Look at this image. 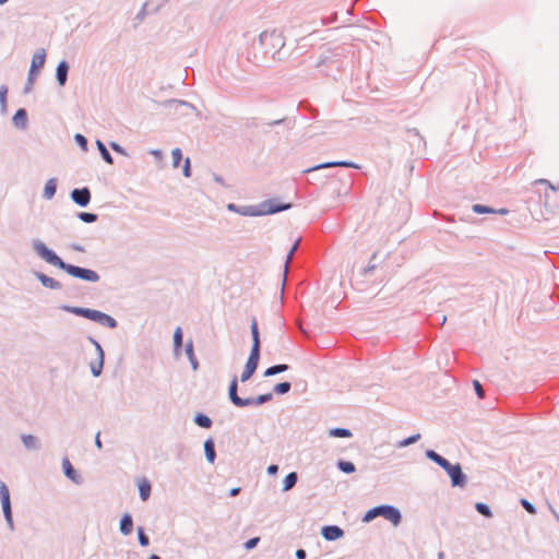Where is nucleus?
<instances>
[{
  "label": "nucleus",
  "instance_id": "1",
  "mask_svg": "<svg viewBox=\"0 0 559 559\" xmlns=\"http://www.w3.org/2000/svg\"><path fill=\"white\" fill-rule=\"evenodd\" d=\"M37 253L48 263L64 270L69 275L73 277H79L88 282H97L99 280V275L88 269H83L80 266H75L72 264L64 263L53 251L48 249L44 243L36 245Z\"/></svg>",
  "mask_w": 559,
  "mask_h": 559
},
{
  "label": "nucleus",
  "instance_id": "2",
  "mask_svg": "<svg viewBox=\"0 0 559 559\" xmlns=\"http://www.w3.org/2000/svg\"><path fill=\"white\" fill-rule=\"evenodd\" d=\"M426 455L431 461H433L435 463H437L439 466L447 471V473L451 477L452 486L462 487L465 485V476L462 473L460 464L452 465L449 461H447L444 457L439 455L433 450H428L426 452Z\"/></svg>",
  "mask_w": 559,
  "mask_h": 559
},
{
  "label": "nucleus",
  "instance_id": "3",
  "mask_svg": "<svg viewBox=\"0 0 559 559\" xmlns=\"http://www.w3.org/2000/svg\"><path fill=\"white\" fill-rule=\"evenodd\" d=\"M64 309L73 314L90 319V320L98 322L103 325H107L111 329L116 328V325H117V322L112 317H110L104 312H100L98 310H93V309H88V308H80V307H66Z\"/></svg>",
  "mask_w": 559,
  "mask_h": 559
},
{
  "label": "nucleus",
  "instance_id": "4",
  "mask_svg": "<svg viewBox=\"0 0 559 559\" xmlns=\"http://www.w3.org/2000/svg\"><path fill=\"white\" fill-rule=\"evenodd\" d=\"M377 516H383L388 521H390L393 525H397L401 522V513L400 511L391 506H380L369 510L365 516L364 521L369 522Z\"/></svg>",
  "mask_w": 559,
  "mask_h": 559
},
{
  "label": "nucleus",
  "instance_id": "5",
  "mask_svg": "<svg viewBox=\"0 0 559 559\" xmlns=\"http://www.w3.org/2000/svg\"><path fill=\"white\" fill-rule=\"evenodd\" d=\"M260 41L264 46L265 52H270L272 55L280 51L285 45L282 34L275 31L262 33L260 35Z\"/></svg>",
  "mask_w": 559,
  "mask_h": 559
},
{
  "label": "nucleus",
  "instance_id": "6",
  "mask_svg": "<svg viewBox=\"0 0 559 559\" xmlns=\"http://www.w3.org/2000/svg\"><path fill=\"white\" fill-rule=\"evenodd\" d=\"M0 500H1L2 511L5 516V520L9 524V526L12 527L13 519H12V512H11L10 491L3 481H0Z\"/></svg>",
  "mask_w": 559,
  "mask_h": 559
},
{
  "label": "nucleus",
  "instance_id": "7",
  "mask_svg": "<svg viewBox=\"0 0 559 559\" xmlns=\"http://www.w3.org/2000/svg\"><path fill=\"white\" fill-rule=\"evenodd\" d=\"M290 207L289 203L286 204H275L274 200H267L264 201L261 204V209L258 211L251 212L252 215H265V214H273L280 211H284Z\"/></svg>",
  "mask_w": 559,
  "mask_h": 559
},
{
  "label": "nucleus",
  "instance_id": "8",
  "mask_svg": "<svg viewBox=\"0 0 559 559\" xmlns=\"http://www.w3.org/2000/svg\"><path fill=\"white\" fill-rule=\"evenodd\" d=\"M237 386H238V381H237V378L235 377L230 381L229 392H228L229 393V399L233 402V404H235L238 407H243V406L251 405L252 402H253V399H241V397H239L238 394H237Z\"/></svg>",
  "mask_w": 559,
  "mask_h": 559
},
{
  "label": "nucleus",
  "instance_id": "9",
  "mask_svg": "<svg viewBox=\"0 0 559 559\" xmlns=\"http://www.w3.org/2000/svg\"><path fill=\"white\" fill-rule=\"evenodd\" d=\"M45 60H46L45 49H39L34 53V56L32 58L29 74H28L29 83L33 82V76L36 74V71H38L39 69H41L44 67Z\"/></svg>",
  "mask_w": 559,
  "mask_h": 559
},
{
  "label": "nucleus",
  "instance_id": "10",
  "mask_svg": "<svg viewBox=\"0 0 559 559\" xmlns=\"http://www.w3.org/2000/svg\"><path fill=\"white\" fill-rule=\"evenodd\" d=\"M259 359H260V355L250 353V356L246 362L245 369L240 377V380L242 382L248 381L252 377V374L257 370Z\"/></svg>",
  "mask_w": 559,
  "mask_h": 559
},
{
  "label": "nucleus",
  "instance_id": "11",
  "mask_svg": "<svg viewBox=\"0 0 559 559\" xmlns=\"http://www.w3.org/2000/svg\"><path fill=\"white\" fill-rule=\"evenodd\" d=\"M71 198L78 205L86 206L91 201V192L87 188L74 189Z\"/></svg>",
  "mask_w": 559,
  "mask_h": 559
},
{
  "label": "nucleus",
  "instance_id": "12",
  "mask_svg": "<svg viewBox=\"0 0 559 559\" xmlns=\"http://www.w3.org/2000/svg\"><path fill=\"white\" fill-rule=\"evenodd\" d=\"M96 349L98 353V358L96 361L90 364L91 371L93 376L98 377L102 373L103 365H104V352L98 343H95Z\"/></svg>",
  "mask_w": 559,
  "mask_h": 559
},
{
  "label": "nucleus",
  "instance_id": "13",
  "mask_svg": "<svg viewBox=\"0 0 559 559\" xmlns=\"http://www.w3.org/2000/svg\"><path fill=\"white\" fill-rule=\"evenodd\" d=\"M251 334H252V347L251 352L252 354L260 355V336H259V330H258V322L257 319L253 318L251 320Z\"/></svg>",
  "mask_w": 559,
  "mask_h": 559
},
{
  "label": "nucleus",
  "instance_id": "14",
  "mask_svg": "<svg viewBox=\"0 0 559 559\" xmlns=\"http://www.w3.org/2000/svg\"><path fill=\"white\" fill-rule=\"evenodd\" d=\"M343 530L340 528L338 526H334V525H331V526H324L322 528V536L326 539V540H335V539H338L340 537L343 536Z\"/></svg>",
  "mask_w": 559,
  "mask_h": 559
},
{
  "label": "nucleus",
  "instance_id": "15",
  "mask_svg": "<svg viewBox=\"0 0 559 559\" xmlns=\"http://www.w3.org/2000/svg\"><path fill=\"white\" fill-rule=\"evenodd\" d=\"M138 487L141 499L146 501L151 495V483L146 478H141L138 480Z\"/></svg>",
  "mask_w": 559,
  "mask_h": 559
},
{
  "label": "nucleus",
  "instance_id": "16",
  "mask_svg": "<svg viewBox=\"0 0 559 559\" xmlns=\"http://www.w3.org/2000/svg\"><path fill=\"white\" fill-rule=\"evenodd\" d=\"M62 468L68 478H70L74 483H79V475L76 474L75 469L73 468L68 457H64L62 460Z\"/></svg>",
  "mask_w": 559,
  "mask_h": 559
},
{
  "label": "nucleus",
  "instance_id": "17",
  "mask_svg": "<svg viewBox=\"0 0 559 559\" xmlns=\"http://www.w3.org/2000/svg\"><path fill=\"white\" fill-rule=\"evenodd\" d=\"M133 522L129 514L122 516L120 522V531L123 535H129L132 532Z\"/></svg>",
  "mask_w": 559,
  "mask_h": 559
},
{
  "label": "nucleus",
  "instance_id": "18",
  "mask_svg": "<svg viewBox=\"0 0 559 559\" xmlns=\"http://www.w3.org/2000/svg\"><path fill=\"white\" fill-rule=\"evenodd\" d=\"M68 69V64L64 61H61L57 67V79L60 85H63L67 81Z\"/></svg>",
  "mask_w": 559,
  "mask_h": 559
},
{
  "label": "nucleus",
  "instance_id": "19",
  "mask_svg": "<svg viewBox=\"0 0 559 559\" xmlns=\"http://www.w3.org/2000/svg\"><path fill=\"white\" fill-rule=\"evenodd\" d=\"M204 451H205L207 461L210 463H213L215 460V450H214V442L211 439L205 441Z\"/></svg>",
  "mask_w": 559,
  "mask_h": 559
},
{
  "label": "nucleus",
  "instance_id": "20",
  "mask_svg": "<svg viewBox=\"0 0 559 559\" xmlns=\"http://www.w3.org/2000/svg\"><path fill=\"white\" fill-rule=\"evenodd\" d=\"M297 481V474L295 472L289 473L283 480V490L287 491L292 489Z\"/></svg>",
  "mask_w": 559,
  "mask_h": 559
},
{
  "label": "nucleus",
  "instance_id": "21",
  "mask_svg": "<svg viewBox=\"0 0 559 559\" xmlns=\"http://www.w3.org/2000/svg\"><path fill=\"white\" fill-rule=\"evenodd\" d=\"M57 185L55 179H49L46 182L44 194L47 199H51L56 193Z\"/></svg>",
  "mask_w": 559,
  "mask_h": 559
},
{
  "label": "nucleus",
  "instance_id": "22",
  "mask_svg": "<svg viewBox=\"0 0 559 559\" xmlns=\"http://www.w3.org/2000/svg\"><path fill=\"white\" fill-rule=\"evenodd\" d=\"M21 439L27 449H35L37 447V438L33 435H22Z\"/></svg>",
  "mask_w": 559,
  "mask_h": 559
},
{
  "label": "nucleus",
  "instance_id": "23",
  "mask_svg": "<svg viewBox=\"0 0 559 559\" xmlns=\"http://www.w3.org/2000/svg\"><path fill=\"white\" fill-rule=\"evenodd\" d=\"M186 353L188 355V358L191 362V366L193 368V370H197L198 367H199V362L194 356V353H193V345L192 343L190 342L189 344H187V347H186Z\"/></svg>",
  "mask_w": 559,
  "mask_h": 559
},
{
  "label": "nucleus",
  "instance_id": "24",
  "mask_svg": "<svg viewBox=\"0 0 559 559\" xmlns=\"http://www.w3.org/2000/svg\"><path fill=\"white\" fill-rule=\"evenodd\" d=\"M27 119L25 109H19L13 116V121L16 126H24Z\"/></svg>",
  "mask_w": 559,
  "mask_h": 559
},
{
  "label": "nucleus",
  "instance_id": "25",
  "mask_svg": "<svg viewBox=\"0 0 559 559\" xmlns=\"http://www.w3.org/2000/svg\"><path fill=\"white\" fill-rule=\"evenodd\" d=\"M353 166L354 165L352 163H347V162H331V163H325V164L316 166V167L311 168L310 170H314V169H319V168H323V167H353Z\"/></svg>",
  "mask_w": 559,
  "mask_h": 559
},
{
  "label": "nucleus",
  "instance_id": "26",
  "mask_svg": "<svg viewBox=\"0 0 559 559\" xmlns=\"http://www.w3.org/2000/svg\"><path fill=\"white\" fill-rule=\"evenodd\" d=\"M288 369V366L287 365H276V366H273V367H270L265 370L264 372V376L265 377H271V376H274L276 373H280V372H283V371H286Z\"/></svg>",
  "mask_w": 559,
  "mask_h": 559
},
{
  "label": "nucleus",
  "instance_id": "27",
  "mask_svg": "<svg viewBox=\"0 0 559 559\" xmlns=\"http://www.w3.org/2000/svg\"><path fill=\"white\" fill-rule=\"evenodd\" d=\"M329 435L337 438H348L352 436V432L345 428H334L330 430Z\"/></svg>",
  "mask_w": 559,
  "mask_h": 559
},
{
  "label": "nucleus",
  "instance_id": "28",
  "mask_svg": "<svg viewBox=\"0 0 559 559\" xmlns=\"http://www.w3.org/2000/svg\"><path fill=\"white\" fill-rule=\"evenodd\" d=\"M194 421L202 428H210L212 425V420L203 414L197 415Z\"/></svg>",
  "mask_w": 559,
  "mask_h": 559
},
{
  "label": "nucleus",
  "instance_id": "29",
  "mask_svg": "<svg viewBox=\"0 0 559 559\" xmlns=\"http://www.w3.org/2000/svg\"><path fill=\"white\" fill-rule=\"evenodd\" d=\"M97 147L103 156V158L108 163V164H112V157L111 155L109 154V152L107 151L106 146L100 142V141H97Z\"/></svg>",
  "mask_w": 559,
  "mask_h": 559
},
{
  "label": "nucleus",
  "instance_id": "30",
  "mask_svg": "<svg viewBox=\"0 0 559 559\" xmlns=\"http://www.w3.org/2000/svg\"><path fill=\"white\" fill-rule=\"evenodd\" d=\"M174 345L175 349L179 350L182 345V331L181 328H177L174 333Z\"/></svg>",
  "mask_w": 559,
  "mask_h": 559
},
{
  "label": "nucleus",
  "instance_id": "31",
  "mask_svg": "<svg viewBox=\"0 0 559 559\" xmlns=\"http://www.w3.org/2000/svg\"><path fill=\"white\" fill-rule=\"evenodd\" d=\"M171 157H173V165L175 168H177L182 159V153L180 148H174L171 151Z\"/></svg>",
  "mask_w": 559,
  "mask_h": 559
},
{
  "label": "nucleus",
  "instance_id": "32",
  "mask_svg": "<svg viewBox=\"0 0 559 559\" xmlns=\"http://www.w3.org/2000/svg\"><path fill=\"white\" fill-rule=\"evenodd\" d=\"M338 467L344 473H353V472H355V465L352 462L340 461L338 462Z\"/></svg>",
  "mask_w": 559,
  "mask_h": 559
},
{
  "label": "nucleus",
  "instance_id": "33",
  "mask_svg": "<svg viewBox=\"0 0 559 559\" xmlns=\"http://www.w3.org/2000/svg\"><path fill=\"white\" fill-rule=\"evenodd\" d=\"M420 439V435L419 433H416L414 436H411L402 441L399 442V447L400 448H404V447H407L412 443H415L416 441H418Z\"/></svg>",
  "mask_w": 559,
  "mask_h": 559
},
{
  "label": "nucleus",
  "instance_id": "34",
  "mask_svg": "<svg viewBox=\"0 0 559 559\" xmlns=\"http://www.w3.org/2000/svg\"><path fill=\"white\" fill-rule=\"evenodd\" d=\"M290 390V383L289 382H281L275 385L274 391L277 394H285Z\"/></svg>",
  "mask_w": 559,
  "mask_h": 559
},
{
  "label": "nucleus",
  "instance_id": "35",
  "mask_svg": "<svg viewBox=\"0 0 559 559\" xmlns=\"http://www.w3.org/2000/svg\"><path fill=\"white\" fill-rule=\"evenodd\" d=\"M476 510L484 516H487V518L491 516V511H490L489 507L486 506L485 503H481V502L476 503Z\"/></svg>",
  "mask_w": 559,
  "mask_h": 559
},
{
  "label": "nucleus",
  "instance_id": "36",
  "mask_svg": "<svg viewBox=\"0 0 559 559\" xmlns=\"http://www.w3.org/2000/svg\"><path fill=\"white\" fill-rule=\"evenodd\" d=\"M473 211L475 213H478V214H485V213H495L496 211L488 207V206H485V205H481V204H475L473 206Z\"/></svg>",
  "mask_w": 559,
  "mask_h": 559
},
{
  "label": "nucleus",
  "instance_id": "37",
  "mask_svg": "<svg viewBox=\"0 0 559 559\" xmlns=\"http://www.w3.org/2000/svg\"><path fill=\"white\" fill-rule=\"evenodd\" d=\"M39 278H40L41 283L45 286H47V287H51V288L59 287L58 282H55V280L51 278V277H47L46 275H41Z\"/></svg>",
  "mask_w": 559,
  "mask_h": 559
},
{
  "label": "nucleus",
  "instance_id": "38",
  "mask_svg": "<svg viewBox=\"0 0 559 559\" xmlns=\"http://www.w3.org/2000/svg\"><path fill=\"white\" fill-rule=\"evenodd\" d=\"M80 219H82L85 223H93L97 219V215L93 213H80L79 214Z\"/></svg>",
  "mask_w": 559,
  "mask_h": 559
},
{
  "label": "nucleus",
  "instance_id": "39",
  "mask_svg": "<svg viewBox=\"0 0 559 559\" xmlns=\"http://www.w3.org/2000/svg\"><path fill=\"white\" fill-rule=\"evenodd\" d=\"M298 243H299V240H297V241L293 245V247L290 248V250H289V252H288V254H287L286 262H285V273H286V272H287V270H288V264H289V262H290V261H292V259H293V255H294V253H295V251H296V249H297V247H298Z\"/></svg>",
  "mask_w": 559,
  "mask_h": 559
},
{
  "label": "nucleus",
  "instance_id": "40",
  "mask_svg": "<svg viewBox=\"0 0 559 559\" xmlns=\"http://www.w3.org/2000/svg\"><path fill=\"white\" fill-rule=\"evenodd\" d=\"M272 399L271 393L259 395L257 399L253 400L252 404L261 405Z\"/></svg>",
  "mask_w": 559,
  "mask_h": 559
},
{
  "label": "nucleus",
  "instance_id": "41",
  "mask_svg": "<svg viewBox=\"0 0 559 559\" xmlns=\"http://www.w3.org/2000/svg\"><path fill=\"white\" fill-rule=\"evenodd\" d=\"M138 536H139V542L142 546L148 545V543H150L148 537L145 535L142 527L138 528Z\"/></svg>",
  "mask_w": 559,
  "mask_h": 559
},
{
  "label": "nucleus",
  "instance_id": "42",
  "mask_svg": "<svg viewBox=\"0 0 559 559\" xmlns=\"http://www.w3.org/2000/svg\"><path fill=\"white\" fill-rule=\"evenodd\" d=\"M473 384H474V388H475V391H476V394L478 395V397L479 399H484L485 393H484V390H483L481 384L479 383V381L474 380Z\"/></svg>",
  "mask_w": 559,
  "mask_h": 559
},
{
  "label": "nucleus",
  "instance_id": "43",
  "mask_svg": "<svg viewBox=\"0 0 559 559\" xmlns=\"http://www.w3.org/2000/svg\"><path fill=\"white\" fill-rule=\"evenodd\" d=\"M521 503H522L523 508H524L528 513H531V514H535V513H536L535 508H534V507H533V506H532L527 500L523 499V500L521 501Z\"/></svg>",
  "mask_w": 559,
  "mask_h": 559
},
{
  "label": "nucleus",
  "instance_id": "44",
  "mask_svg": "<svg viewBox=\"0 0 559 559\" xmlns=\"http://www.w3.org/2000/svg\"><path fill=\"white\" fill-rule=\"evenodd\" d=\"M75 140L82 146L83 150H86L87 141L82 134H76Z\"/></svg>",
  "mask_w": 559,
  "mask_h": 559
},
{
  "label": "nucleus",
  "instance_id": "45",
  "mask_svg": "<svg viewBox=\"0 0 559 559\" xmlns=\"http://www.w3.org/2000/svg\"><path fill=\"white\" fill-rule=\"evenodd\" d=\"M258 542H259V538H258V537L251 538V539H249L248 542H246L245 547H246L247 549H252L253 547H255V545L258 544Z\"/></svg>",
  "mask_w": 559,
  "mask_h": 559
},
{
  "label": "nucleus",
  "instance_id": "46",
  "mask_svg": "<svg viewBox=\"0 0 559 559\" xmlns=\"http://www.w3.org/2000/svg\"><path fill=\"white\" fill-rule=\"evenodd\" d=\"M183 175H185V177H190V175H191V173H190V159L189 158H186V160H185Z\"/></svg>",
  "mask_w": 559,
  "mask_h": 559
},
{
  "label": "nucleus",
  "instance_id": "47",
  "mask_svg": "<svg viewBox=\"0 0 559 559\" xmlns=\"http://www.w3.org/2000/svg\"><path fill=\"white\" fill-rule=\"evenodd\" d=\"M535 183H544V185H547L551 190H556V188L546 179H538L535 181Z\"/></svg>",
  "mask_w": 559,
  "mask_h": 559
},
{
  "label": "nucleus",
  "instance_id": "48",
  "mask_svg": "<svg viewBox=\"0 0 559 559\" xmlns=\"http://www.w3.org/2000/svg\"><path fill=\"white\" fill-rule=\"evenodd\" d=\"M296 557H297L298 559H305V558H306V551H305L304 549H298V550L296 551Z\"/></svg>",
  "mask_w": 559,
  "mask_h": 559
},
{
  "label": "nucleus",
  "instance_id": "49",
  "mask_svg": "<svg viewBox=\"0 0 559 559\" xmlns=\"http://www.w3.org/2000/svg\"><path fill=\"white\" fill-rule=\"evenodd\" d=\"M277 469H278L277 465H270L267 467L269 474H276Z\"/></svg>",
  "mask_w": 559,
  "mask_h": 559
},
{
  "label": "nucleus",
  "instance_id": "50",
  "mask_svg": "<svg viewBox=\"0 0 559 559\" xmlns=\"http://www.w3.org/2000/svg\"><path fill=\"white\" fill-rule=\"evenodd\" d=\"M239 490H240L239 488H233V489L230 490V496H233V497H234V496L238 495Z\"/></svg>",
  "mask_w": 559,
  "mask_h": 559
},
{
  "label": "nucleus",
  "instance_id": "51",
  "mask_svg": "<svg viewBox=\"0 0 559 559\" xmlns=\"http://www.w3.org/2000/svg\"><path fill=\"white\" fill-rule=\"evenodd\" d=\"M95 443L98 448H102V442L99 440V435L96 436V440H95Z\"/></svg>",
  "mask_w": 559,
  "mask_h": 559
},
{
  "label": "nucleus",
  "instance_id": "52",
  "mask_svg": "<svg viewBox=\"0 0 559 559\" xmlns=\"http://www.w3.org/2000/svg\"><path fill=\"white\" fill-rule=\"evenodd\" d=\"M5 93H7V90L5 88H2L1 91V99L4 100V97H5Z\"/></svg>",
  "mask_w": 559,
  "mask_h": 559
},
{
  "label": "nucleus",
  "instance_id": "53",
  "mask_svg": "<svg viewBox=\"0 0 559 559\" xmlns=\"http://www.w3.org/2000/svg\"><path fill=\"white\" fill-rule=\"evenodd\" d=\"M498 213H500V214H507V213H508V210H507V209H501V210H499V211H498Z\"/></svg>",
  "mask_w": 559,
  "mask_h": 559
},
{
  "label": "nucleus",
  "instance_id": "54",
  "mask_svg": "<svg viewBox=\"0 0 559 559\" xmlns=\"http://www.w3.org/2000/svg\"><path fill=\"white\" fill-rule=\"evenodd\" d=\"M111 147L115 150V151H119V146L115 143L111 144Z\"/></svg>",
  "mask_w": 559,
  "mask_h": 559
},
{
  "label": "nucleus",
  "instance_id": "55",
  "mask_svg": "<svg viewBox=\"0 0 559 559\" xmlns=\"http://www.w3.org/2000/svg\"><path fill=\"white\" fill-rule=\"evenodd\" d=\"M148 559H160L157 555H152Z\"/></svg>",
  "mask_w": 559,
  "mask_h": 559
},
{
  "label": "nucleus",
  "instance_id": "56",
  "mask_svg": "<svg viewBox=\"0 0 559 559\" xmlns=\"http://www.w3.org/2000/svg\"><path fill=\"white\" fill-rule=\"evenodd\" d=\"M8 0H0V5L4 4Z\"/></svg>",
  "mask_w": 559,
  "mask_h": 559
}]
</instances>
